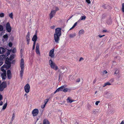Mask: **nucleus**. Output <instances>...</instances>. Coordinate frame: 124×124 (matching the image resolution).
I'll use <instances>...</instances> for the list:
<instances>
[{"instance_id": "f257e3e1", "label": "nucleus", "mask_w": 124, "mask_h": 124, "mask_svg": "<svg viewBox=\"0 0 124 124\" xmlns=\"http://www.w3.org/2000/svg\"><path fill=\"white\" fill-rule=\"evenodd\" d=\"M61 29L60 28H58L55 29V33L54 34V40L55 42L56 43H59L60 37L61 35Z\"/></svg>"}, {"instance_id": "f03ea898", "label": "nucleus", "mask_w": 124, "mask_h": 124, "mask_svg": "<svg viewBox=\"0 0 124 124\" xmlns=\"http://www.w3.org/2000/svg\"><path fill=\"white\" fill-rule=\"evenodd\" d=\"M15 55L12 54L9 57V58L7 57L6 58L5 61V63L8 65V67L9 68L11 66V61L14 58Z\"/></svg>"}, {"instance_id": "7ed1b4c3", "label": "nucleus", "mask_w": 124, "mask_h": 124, "mask_svg": "<svg viewBox=\"0 0 124 124\" xmlns=\"http://www.w3.org/2000/svg\"><path fill=\"white\" fill-rule=\"evenodd\" d=\"M50 67L55 70H57L58 69V66L52 61L50 59L48 61Z\"/></svg>"}, {"instance_id": "20e7f679", "label": "nucleus", "mask_w": 124, "mask_h": 124, "mask_svg": "<svg viewBox=\"0 0 124 124\" xmlns=\"http://www.w3.org/2000/svg\"><path fill=\"white\" fill-rule=\"evenodd\" d=\"M7 87V83L6 82H3L0 85V91L2 92Z\"/></svg>"}, {"instance_id": "39448f33", "label": "nucleus", "mask_w": 124, "mask_h": 124, "mask_svg": "<svg viewBox=\"0 0 124 124\" xmlns=\"http://www.w3.org/2000/svg\"><path fill=\"white\" fill-rule=\"evenodd\" d=\"M30 87L28 84H27L24 87V89L25 92L28 93L30 91Z\"/></svg>"}, {"instance_id": "423d86ee", "label": "nucleus", "mask_w": 124, "mask_h": 124, "mask_svg": "<svg viewBox=\"0 0 124 124\" xmlns=\"http://www.w3.org/2000/svg\"><path fill=\"white\" fill-rule=\"evenodd\" d=\"M39 113V110L38 109H37L35 108L33 110L32 113L33 116H35L38 115Z\"/></svg>"}, {"instance_id": "0eeeda50", "label": "nucleus", "mask_w": 124, "mask_h": 124, "mask_svg": "<svg viewBox=\"0 0 124 124\" xmlns=\"http://www.w3.org/2000/svg\"><path fill=\"white\" fill-rule=\"evenodd\" d=\"M6 28L7 31L9 32H10L11 30V27L9 23L8 22L6 24Z\"/></svg>"}, {"instance_id": "6e6552de", "label": "nucleus", "mask_w": 124, "mask_h": 124, "mask_svg": "<svg viewBox=\"0 0 124 124\" xmlns=\"http://www.w3.org/2000/svg\"><path fill=\"white\" fill-rule=\"evenodd\" d=\"M36 52L37 54L40 55V53L39 51V45L38 43L36 44Z\"/></svg>"}, {"instance_id": "1a4fd4ad", "label": "nucleus", "mask_w": 124, "mask_h": 124, "mask_svg": "<svg viewBox=\"0 0 124 124\" xmlns=\"http://www.w3.org/2000/svg\"><path fill=\"white\" fill-rule=\"evenodd\" d=\"M8 78L9 79H10L12 78V75L11 71L10 70H8L7 72Z\"/></svg>"}, {"instance_id": "9d476101", "label": "nucleus", "mask_w": 124, "mask_h": 124, "mask_svg": "<svg viewBox=\"0 0 124 124\" xmlns=\"http://www.w3.org/2000/svg\"><path fill=\"white\" fill-rule=\"evenodd\" d=\"M54 49L51 50L49 52V56L52 58H53L54 57Z\"/></svg>"}, {"instance_id": "9b49d317", "label": "nucleus", "mask_w": 124, "mask_h": 124, "mask_svg": "<svg viewBox=\"0 0 124 124\" xmlns=\"http://www.w3.org/2000/svg\"><path fill=\"white\" fill-rule=\"evenodd\" d=\"M56 13L55 11L52 10L51 11L49 14L50 18V19H51L53 16L55 15Z\"/></svg>"}, {"instance_id": "f8f14e48", "label": "nucleus", "mask_w": 124, "mask_h": 124, "mask_svg": "<svg viewBox=\"0 0 124 124\" xmlns=\"http://www.w3.org/2000/svg\"><path fill=\"white\" fill-rule=\"evenodd\" d=\"M64 86L63 85L58 88L55 92L54 93H55L56 92L62 91L63 89L64 88Z\"/></svg>"}, {"instance_id": "ddd939ff", "label": "nucleus", "mask_w": 124, "mask_h": 124, "mask_svg": "<svg viewBox=\"0 0 124 124\" xmlns=\"http://www.w3.org/2000/svg\"><path fill=\"white\" fill-rule=\"evenodd\" d=\"M24 61L23 59H22L20 61V67L21 68H24Z\"/></svg>"}, {"instance_id": "4468645a", "label": "nucleus", "mask_w": 124, "mask_h": 124, "mask_svg": "<svg viewBox=\"0 0 124 124\" xmlns=\"http://www.w3.org/2000/svg\"><path fill=\"white\" fill-rule=\"evenodd\" d=\"M6 71L4 70V72L1 74V77L2 79H5L6 78Z\"/></svg>"}, {"instance_id": "2eb2a0df", "label": "nucleus", "mask_w": 124, "mask_h": 124, "mask_svg": "<svg viewBox=\"0 0 124 124\" xmlns=\"http://www.w3.org/2000/svg\"><path fill=\"white\" fill-rule=\"evenodd\" d=\"M26 39L27 42V44H28L29 43L30 40V33L29 32L27 34L26 36Z\"/></svg>"}, {"instance_id": "dca6fc26", "label": "nucleus", "mask_w": 124, "mask_h": 124, "mask_svg": "<svg viewBox=\"0 0 124 124\" xmlns=\"http://www.w3.org/2000/svg\"><path fill=\"white\" fill-rule=\"evenodd\" d=\"M6 51V49L2 47H0V54H3Z\"/></svg>"}, {"instance_id": "f3484780", "label": "nucleus", "mask_w": 124, "mask_h": 124, "mask_svg": "<svg viewBox=\"0 0 124 124\" xmlns=\"http://www.w3.org/2000/svg\"><path fill=\"white\" fill-rule=\"evenodd\" d=\"M21 70L20 71V75L21 78H22L24 71V68H21Z\"/></svg>"}, {"instance_id": "a211bd4d", "label": "nucleus", "mask_w": 124, "mask_h": 124, "mask_svg": "<svg viewBox=\"0 0 124 124\" xmlns=\"http://www.w3.org/2000/svg\"><path fill=\"white\" fill-rule=\"evenodd\" d=\"M37 39V37L36 35V33L34 35L32 38V41H36Z\"/></svg>"}, {"instance_id": "6ab92c4d", "label": "nucleus", "mask_w": 124, "mask_h": 124, "mask_svg": "<svg viewBox=\"0 0 124 124\" xmlns=\"http://www.w3.org/2000/svg\"><path fill=\"white\" fill-rule=\"evenodd\" d=\"M106 23L108 25L111 24L112 22L111 18H109L107 20Z\"/></svg>"}, {"instance_id": "aec40b11", "label": "nucleus", "mask_w": 124, "mask_h": 124, "mask_svg": "<svg viewBox=\"0 0 124 124\" xmlns=\"http://www.w3.org/2000/svg\"><path fill=\"white\" fill-rule=\"evenodd\" d=\"M76 36V34L75 33H74L70 34L69 35V37L70 38H73L75 37Z\"/></svg>"}, {"instance_id": "412c9836", "label": "nucleus", "mask_w": 124, "mask_h": 124, "mask_svg": "<svg viewBox=\"0 0 124 124\" xmlns=\"http://www.w3.org/2000/svg\"><path fill=\"white\" fill-rule=\"evenodd\" d=\"M43 124H49L48 120L46 119H44L43 121Z\"/></svg>"}, {"instance_id": "4be33fe9", "label": "nucleus", "mask_w": 124, "mask_h": 124, "mask_svg": "<svg viewBox=\"0 0 124 124\" xmlns=\"http://www.w3.org/2000/svg\"><path fill=\"white\" fill-rule=\"evenodd\" d=\"M86 18V17L85 16H81L80 18L78 21V22L80 20H84Z\"/></svg>"}, {"instance_id": "5701e85b", "label": "nucleus", "mask_w": 124, "mask_h": 124, "mask_svg": "<svg viewBox=\"0 0 124 124\" xmlns=\"http://www.w3.org/2000/svg\"><path fill=\"white\" fill-rule=\"evenodd\" d=\"M67 101L68 102L71 103L74 101L71 99L69 97H68L67 99Z\"/></svg>"}, {"instance_id": "b1692460", "label": "nucleus", "mask_w": 124, "mask_h": 124, "mask_svg": "<svg viewBox=\"0 0 124 124\" xmlns=\"http://www.w3.org/2000/svg\"><path fill=\"white\" fill-rule=\"evenodd\" d=\"M84 33V31L83 30H80L79 32V35H81L83 34Z\"/></svg>"}, {"instance_id": "393cba45", "label": "nucleus", "mask_w": 124, "mask_h": 124, "mask_svg": "<svg viewBox=\"0 0 124 124\" xmlns=\"http://www.w3.org/2000/svg\"><path fill=\"white\" fill-rule=\"evenodd\" d=\"M111 85V84L109 83V82H107L104 84L103 86V87H105L107 85Z\"/></svg>"}, {"instance_id": "a878e982", "label": "nucleus", "mask_w": 124, "mask_h": 124, "mask_svg": "<svg viewBox=\"0 0 124 124\" xmlns=\"http://www.w3.org/2000/svg\"><path fill=\"white\" fill-rule=\"evenodd\" d=\"M7 102L6 103L4 104L3 107L2 109L3 110L5 109L7 107Z\"/></svg>"}, {"instance_id": "bb28decb", "label": "nucleus", "mask_w": 124, "mask_h": 124, "mask_svg": "<svg viewBox=\"0 0 124 124\" xmlns=\"http://www.w3.org/2000/svg\"><path fill=\"white\" fill-rule=\"evenodd\" d=\"M3 38L6 39H7L8 38V36L7 34L4 35L3 36Z\"/></svg>"}, {"instance_id": "cd10ccee", "label": "nucleus", "mask_w": 124, "mask_h": 124, "mask_svg": "<svg viewBox=\"0 0 124 124\" xmlns=\"http://www.w3.org/2000/svg\"><path fill=\"white\" fill-rule=\"evenodd\" d=\"M13 15L12 12L9 15V17L11 19L13 18Z\"/></svg>"}, {"instance_id": "c85d7f7f", "label": "nucleus", "mask_w": 124, "mask_h": 124, "mask_svg": "<svg viewBox=\"0 0 124 124\" xmlns=\"http://www.w3.org/2000/svg\"><path fill=\"white\" fill-rule=\"evenodd\" d=\"M15 114L14 113L12 115V118H11V121H13V120H14L15 118Z\"/></svg>"}, {"instance_id": "c756f323", "label": "nucleus", "mask_w": 124, "mask_h": 124, "mask_svg": "<svg viewBox=\"0 0 124 124\" xmlns=\"http://www.w3.org/2000/svg\"><path fill=\"white\" fill-rule=\"evenodd\" d=\"M122 11L124 13V3H122Z\"/></svg>"}, {"instance_id": "7c9ffc66", "label": "nucleus", "mask_w": 124, "mask_h": 124, "mask_svg": "<svg viewBox=\"0 0 124 124\" xmlns=\"http://www.w3.org/2000/svg\"><path fill=\"white\" fill-rule=\"evenodd\" d=\"M3 29V26L1 25H0V31H2Z\"/></svg>"}, {"instance_id": "2f4dec72", "label": "nucleus", "mask_w": 124, "mask_h": 124, "mask_svg": "<svg viewBox=\"0 0 124 124\" xmlns=\"http://www.w3.org/2000/svg\"><path fill=\"white\" fill-rule=\"evenodd\" d=\"M48 100H49V99H46L44 101V103H45L44 104H45V105H46L48 101Z\"/></svg>"}, {"instance_id": "473e14b6", "label": "nucleus", "mask_w": 124, "mask_h": 124, "mask_svg": "<svg viewBox=\"0 0 124 124\" xmlns=\"http://www.w3.org/2000/svg\"><path fill=\"white\" fill-rule=\"evenodd\" d=\"M4 16V14L3 13H0V17H3Z\"/></svg>"}, {"instance_id": "72a5a7b5", "label": "nucleus", "mask_w": 124, "mask_h": 124, "mask_svg": "<svg viewBox=\"0 0 124 124\" xmlns=\"http://www.w3.org/2000/svg\"><path fill=\"white\" fill-rule=\"evenodd\" d=\"M68 89H67V88H66L64 89H63V92H66L68 91Z\"/></svg>"}, {"instance_id": "f704fd0d", "label": "nucleus", "mask_w": 124, "mask_h": 124, "mask_svg": "<svg viewBox=\"0 0 124 124\" xmlns=\"http://www.w3.org/2000/svg\"><path fill=\"white\" fill-rule=\"evenodd\" d=\"M12 52L13 53H15L16 52V49L15 48H14L12 51Z\"/></svg>"}, {"instance_id": "c9c22d12", "label": "nucleus", "mask_w": 124, "mask_h": 124, "mask_svg": "<svg viewBox=\"0 0 124 124\" xmlns=\"http://www.w3.org/2000/svg\"><path fill=\"white\" fill-rule=\"evenodd\" d=\"M114 81V79L112 78L109 81V82L110 83H112Z\"/></svg>"}, {"instance_id": "e433bc0d", "label": "nucleus", "mask_w": 124, "mask_h": 124, "mask_svg": "<svg viewBox=\"0 0 124 124\" xmlns=\"http://www.w3.org/2000/svg\"><path fill=\"white\" fill-rule=\"evenodd\" d=\"M59 10V9L57 7H56L55 8V10H53L54 11H55V12L56 13V12Z\"/></svg>"}, {"instance_id": "4c0bfd02", "label": "nucleus", "mask_w": 124, "mask_h": 124, "mask_svg": "<svg viewBox=\"0 0 124 124\" xmlns=\"http://www.w3.org/2000/svg\"><path fill=\"white\" fill-rule=\"evenodd\" d=\"M119 72V70H116L114 74H117Z\"/></svg>"}, {"instance_id": "58836bf2", "label": "nucleus", "mask_w": 124, "mask_h": 124, "mask_svg": "<svg viewBox=\"0 0 124 124\" xmlns=\"http://www.w3.org/2000/svg\"><path fill=\"white\" fill-rule=\"evenodd\" d=\"M80 81V79L79 78H78L76 80V82H79Z\"/></svg>"}, {"instance_id": "ea45409f", "label": "nucleus", "mask_w": 124, "mask_h": 124, "mask_svg": "<svg viewBox=\"0 0 124 124\" xmlns=\"http://www.w3.org/2000/svg\"><path fill=\"white\" fill-rule=\"evenodd\" d=\"M9 46V47H11L12 45V43L11 42H10L8 44Z\"/></svg>"}, {"instance_id": "a19ab883", "label": "nucleus", "mask_w": 124, "mask_h": 124, "mask_svg": "<svg viewBox=\"0 0 124 124\" xmlns=\"http://www.w3.org/2000/svg\"><path fill=\"white\" fill-rule=\"evenodd\" d=\"M77 22H76L74 24V25H73V27H75L77 25Z\"/></svg>"}, {"instance_id": "79ce46f5", "label": "nucleus", "mask_w": 124, "mask_h": 124, "mask_svg": "<svg viewBox=\"0 0 124 124\" xmlns=\"http://www.w3.org/2000/svg\"><path fill=\"white\" fill-rule=\"evenodd\" d=\"M86 2L88 4H90L91 3V1L90 0H86Z\"/></svg>"}, {"instance_id": "37998d69", "label": "nucleus", "mask_w": 124, "mask_h": 124, "mask_svg": "<svg viewBox=\"0 0 124 124\" xmlns=\"http://www.w3.org/2000/svg\"><path fill=\"white\" fill-rule=\"evenodd\" d=\"M100 102L99 101H97L95 103L96 105H98V103Z\"/></svg>"}, {"instance_id": "c03bdc74", "label": "nucleus", "mask_w": 124, "mask_h": 124, "mask_svg": "<svg viewBox=\"0 0 124 124\" xmlns=\"http://www.w3.org/2000/svg\"><path fill=\"white\" fill-rule=\"evenodd\" d=\"M3 98L2 95L0 94V101Z\"/></svg>"}, {"instance_id": "a18cd8bd", "label": "nucleus", "mask_w": 124, "mask_h": 124, "mask_svg": "<svg viewBox=\"0 0 124 124\" xmlns=\"http://www.w3.org/2000/svg\"><path fill=\"white\" fill-rule=\"evenodd\" d=\"M55 27V26L53 25V26H51L50 27V28L52 29H54V28Z\"/></svg>"}, {"instance_id": "49530a36", "label": "nucleus", "mask_w": 124, "mask_h": 124, "mask_svg": "<svg viewBox=\"0 0 124 124\" xmlns=\"http://www.w3.org/2000/svg\"><path fill=\"white\" fill-rule=\"evenodd\" d=\"M105 36V35H98V36L100 38H101L102 37L104 36Z\"/></svg>"}, {"instance_id": "de8ad7c7", "label": "nucleus", "mask_w": 124, "mask_h": 124, "mask_svg": "<svg viewBox=\"0 0 124 124\" xmlns=\"http://www.w3.org/2000/svg\"><path fill=\"white\" fill-rule=\"evenodd\" d=\"M4 56L3 55H1L0 56V58L1 59H3V58L4 57Z\"/></svg>"}, {"instance_id": "09e8293b", "label": "nucleus", "mask_w": 124, "mask_h": 124, "mask_svg": "<svg viewBox=\"0 0 124 124\" xmlns=\"http://www.w3.org/2000/svg\"><path fill=\"white\" fill-rule=\"evenodd\" d=\"M107 73V72L106 70H104L103 72V74H106Z\"/></svg>"}, {"instance_id": "8fccbe9b", "label": "nucleus", "mask_w": 124, "mask_h": 124, "mask_svg": "<svg viewBox=\"0 0 124 124\" xmlns=\"http://www.w3.org/2000/svg\"><path fill=\"white\" fill-rule=\"evenodd\" d=\"M84 60V59L83 58H82V57H81L79 59V61L80 62L82 60Z\"/></svg>"}, {"instance_id": "3c124183", "label": "nucleus", "mask_w": 124, "mask_h": 124, "mask_svg": "<svg viewBox=\"0 0 124 124\" xmlns=\"http://www.w3.org/2000/svg\"><path fill=\"white\" fill-rule=\"evenodd\" d=\"M45 106H46V105H45V104H44L43 105H42L41 106V107L42 108H43L45 107Z\"/></svg>"}, {"instance_id": "603ef678", "label": "nucleus", "mask_w": 124, "mask_h": 124, "mask_svg": "<svg viewBox=\"0 0 124 124\" xmlns=\"http://www.w3.org/2000/svg\"><path fill=\"white\" fill-rule=\"evenodd\" d=\"M33 41L34 42L33 45L35 46L36 41Z\"/></svg>"}, {"instance_id": "864d4df0", "label": "nucleus", "mask_w": 124, "mask_h": 124, "mask_svg": "<svg viewBox=\"0 0 124 124\" xmlns=\"http://www.w3.org/2000/svg\"><path fill=\"white\" fill-rule=\"evenodd\" d=\"M3 103V102L2 101L0 102V105L1 106L2 105Z\"/></svg>"}, {"instance_id": "5fc2aeb1", "label": "nucleus", "mask_w": 124, "mask_h": 124, "mask_svg": "<svg viewBox=\"0 0 124 124\" xmlns=\"http://www.w3.org/2000/svg\"><path fill=\"white\" fill-rule=\"evenodd\" d=\"M3 63V62H0V66Z\"/></svg>"}, {"instance_id": "6e6d98bb", "label": "nucleus", "mask_w": 124, "mask_h": 124, "mask_svg": "<svg viewBox=\"0 0 124 124\" xmlns=\"http://www.w3.org/2000/svg\"><path fill=\"white\" fill-rule=\"evenodd\" d=\"M96 79H95L93 81V84H94L96 82Z\"/></svg>"}, {"instance_id": "4d7b16f0", "label": "nucleus", "mask_w": 124, "mask_h": 124, "mask_svg": "<svg viewBox=\"0 0 124 124\" xmlns=\"http://www.w3.org/2000/svg\"><path fill=\"white\" fill-rule=\"evenodd\" d=\"M35 46L33 45L32 47V50H34L35 48Z\"/></svg>"}, {"instance_id": "13d9d810", "label": "nucleus", "mask_w": 124, "mask_h": 124, "mask_svg": "<svg viewBox=\"0 0 124 124\" xmlns=\"http://www.w3.org/2000/svg\"><path fill=\"white\" fill-rule=\"evenodd\" d=\"M120 124H124V121H122L121 123Z\"/></svg>"}, {"instance_id": "bf43d9fd", "label": "nucleus", "mask_w": 124, "mask_h": 124, "mask_svg": "<svg viewBox=\"0 0 124 124\" xmlns=\"http://www.w3.org/2000/svg\"><path fill=\"white\" fill-rule=\"evenodd\" d=\"M107 31V30H103L102 31V32H106Z\"/></svg>"}, {"instance_id": "052dcab7", "label": "nucleus", "mask_w": 124, "mask_h": 124, "mask_svg": "<svg viewBox=\"0 0 124 124\" xmlns=\"http://www.w3.org/2000/svg\"><path fill=\"white\" fill-rule=\"evenodd\" d=\"M74 28V27H73V26H72V27L70 29V30H71V29H72L73 28Z\"/></svg>"}, {"instance_id": "680f3d73", "label": "nucleus", "mask_w": 124, "mask_h": 124, "mask_svg": "<svg viewBox=\"0 0 124 124\" xmlns=\"http://www.w3.org/2000/svg\"><path fill=\"white\" fill-rule=\"evenodd\" d=\"M70 16L69 17V20L72 17V16Z\"/></svg>"}, {"instance_id": "e2e57ef3", "label": "nucleus", "mask_w": 124, "mask_h": 124, "mask_svg": "<svg viewBox=\"0 0 124 124\" xmlns=\"http://www.w3.org/2000/svg\"><path fill=\"white\" fill-rule=\"evenodd\" d=\"M15 62V61H13L12 62V63H14Z\"/></svg>"}, {"instance_id": "0e129e2a", "label": "nucleus", "mask_w": 124, "mask_h": 124, "mask_svg": "<svg viewBox=\"0 0 124 124\" xmlns=\"http://www.w3.org/2000/svg\"><path fill=\"white\" fill-rule=\"evenodd\" d=\"M95 111H93V113H94L95 112Z\"/></svg>"}, {"instance_id": "69168bd1", "label": "nucleus", "mask_w": 124, "mask_h": 124, "mask_svg": "<svg viewBox=\"0 0 124 124\" xmlns=\"http://www.w3.org/2000/svg\"><path fill=\"white\" fill-rule=\"evenodd\" d=\"M97 91H96L95 92V94H96L97 93Z\"/></svg>"}, {"instance_id": "338daca9", "label": "nucleus", "mask_w": 124, "mask_h": 124, "mask_svg": "<svg viewBox=\"0 0 124 124\" xmlns=\"http://www.w3.org/2000/svg\"><path fill=\"white\" fill-rule=\"evenodd\" d=\"M89 107H91V105H89Z\"/></svg>"}, {"instance_id": "774afa93", "label": "nucleus", "mask_w": 124, "mask_h": 124, "mask_svg": "<svg viewBox=\"0 0 124 124\" xmlns=\"http://www.w3.org/2000/svg\"><path fill=\"white\" fill-rule=\"evenodd\" d=\"M75 124H78V123H76Z\"/></svg>"}]
</instances>
